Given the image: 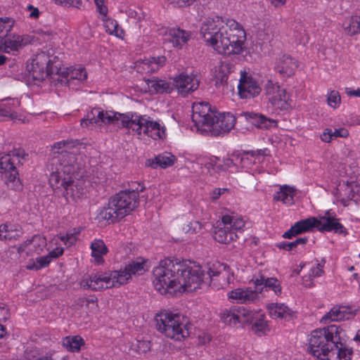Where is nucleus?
<instances>
[{
    "mask_svg": "<svg viewBox=\"0 0 360 360\" xmlns=\"http://www.w3.org/2000/svg\"><path fill=\"white\" fill-rule=\"evenodd\" d=\"M82 143L79 140H63L52 146L54 155L53 161L56 170L51 172L49 184L56 191H62L66 201L77 202L85 195L84 187V167L80 148Z\"/></svg>",
    "mask_w": 360,
    "mask_h": 360,
    "instance_id": "1",
    "label": "nucleus"
},
{
    "mask_svg": "<svg viewBox=\"0 0 360 360\" xmlns=\"http://www.w3.org/2000/svg\"><path fill=\"white\" fill-rule=\"evenodd\" d=\"M220 274L211 267L205 273L200 266H191L186 261L167 258L161 260L159 266L154 268L153 283L155 288L162 295L178 285L184 290L193 291L199 288L201 283H208L214 276Z\"/></svg>",
    "mask_w": 360,
    "mask_h": 360,
    "instance_id": "2",
    "label": "nucleus"
},
{
    "mask_svg": "<svg viewBox=\"0 0 360 360\" xmlns=\"http://www.w3.org/2000/svg\"><path fill=\"white\" fill-rule=\"evenodd\" d=\"M200 34L220 54H240L244 49L245 32L235 20L224 25L219 18L208 20L201 26Z\"/></svg>",
    "mask_w": 360,
    "mask_h": 360,
    "instance_id": "3",
    "label": "nucleus"
},
{
    "mask_svg": "<svg viewBox=\"0 0 360 360\" xmlns=\"http://www.w3.org/2000/svg\"><path fill=\"white\" fill-rule=\"evenodd\" d=\"M200 34L220 54H240L244 49L245 32L235 20L224 25L219 18L208 20L201 26Z\"/></svg>",
    "mask_w": 360,
    "mask_h": 360,
    "instance_id": "4",
    "label": "nucleus"
},
{
    "mask_svg": "<svg viewBox=\"0 0 360 360\" xmlns=\"http://www.w3.org/2000/svg\"><path fill=\"white\" fill-rule=\"evenodd\" d=\"M120 121L122 127L131 129L138 134H143L153 139H162L165 136V129L155 121H150L143 116L134 115L132 112L126 114L113 111H99L94 109L89 112L86 118L81 120L83 127L101 122L104 124H117Z\"/></svg>",
    "mask_w": 360,
    "mask_h": 360,
    "instance_id": "5",
    "label": "nucleus"
},
{
    "mask_svg": "<svg viewBox=\"0 0 360 360\" xmlns=\"http://www.w3.org/2000/svg\"><path fill=\"white\" fill-rule=\"evenodd\" d=\"M139 198L135 192L122 191L110 199L108 207H104L99 212L98 217L110 223H115L138 207Z\"/></svg>",
    "mask_w": 360,
    "mask_h": 360,
    "instance_id": "6",
    "label": "nucleus"
},
{
    "mask_svg": "<svg viewBox=\"0 0 360 360\" xmlns=\"http://www.w3.org/2000/svg\"><path fill=\"white\" fill-rule=\"evenodd\" d=\"M155 321L157 330L167 338L181 340L189 335L191 325L179 314L162 311L157 314Z\"/></svg>",
    "mask_w": 360,
    "mask_h": 360,
    "instance_id": "7",
    "label": "nucleus"
},
{
    "mask_svg": "<svg viewBox=\"0 0 360 360\" xmlns=\"http://www.w3.org/2000/svg\"><path fill=\"white\" fill-rule=\"evenodd\" d=\"M255 285V290L250 288L246 289L237 288L228 293V297L231 300H236L238 302L247 303L254 302L258 299V294L265 290H271L276 294L281 292V288L279 281L275 278H266L261 274L254 276L251 280Z\"/></svg>",
    "mask_w": 360,
    "mask_h": 360,
    "instance_id": "8",
    "label": "nucleus"
},
{
    "mask_svg": "<svg viewBox=\"0 0 360 360\" xmlns=\"http://www.w3.org/2000/svg\"><path fill=\"white\" fill-rule=\"evenodd\" d=\"M27 154L23 149L14 148L0 158V172L4 176L5 183L8 188L16 191L22 190L23 185L20 180L17 164H22Z\"/></svg>",
    "mask_w": 360,
    "mask_h": 360,
    "instance_id": "9",
    "label": "nucleus"
},
{
    "mask_svg": "<svg viewBox=\"0 0 360 360\" xmlns=\"http://www.w3.org/2000/svg\"><path fill=\"white\" fill-rule=\"evenodd\" d=\"M119 276L116 273L98 272L89 276V278L83 279L80 285L84 289H91L94 291L103 290L104 289L116 287L112 281Z\"/></svg>",
    "mask_w": 360,
    "mask_h": 360,
    "instance_id": "10",
    "label": "nucleus"
},
{
    "mask_svg": "<svg viewBox=\"0 0 360 360\" xmlns=\"http://www.w3.org/2000/svg\"><path fill=\"white\" fill-rule=\"evenodd\" d=\"M50 51H41L36 55L30 65L27 66V77L33 81H42L48 77L47 65L52 62Z\"/></svg>",
    "mask_w": 360,
    "mask_h": 360,
    "instance_id": "11",
    "label": "nucleus"
},
{
    "mask_svg": "<svg viewBox=\"0 0 360 360\" xmlns=\"http://www.w3.org/2000/svg\"><path fill=\"white\" fill-rule=\"evenodd\" d=\"M236 118L230 112L220 113L211 120L204 131H208L213 136H219L229 132L235 125Z\"/></svg>",
    "mask_w": 360,
    "mask_h": 360,
    "instance_id": "12",
    "label": "nucleus"
},
{
    "mask_svg": "<svg viewBox=\"0 0 360 360\" xmlns=\"http://www.w3.org/2000/svg\"><path fill=\"white\" fill-rule=\"evenodd\" d=\"M251 317L252 314L250 313V309L243 306H233L224 309L220 314L221 320L224 323L233 326H236L238 323L245 325V321Z\"/></svg>",
    "mask_w": 360,
    "mask_h": 360,
    "instance_id": "13",
    "label": "nucleus"
},
{
    "mask_svg": "<svg viewBox=\"0 0 360 360\" xmlns=\"http://www.w3.org/2000/svg\"><path fill=\"white\" fill-rule=\"evenodd\" d=\"M217 112L211 109L208 103H199L193 105L192 121L195 123V127L199 129L203 130L207 128L209 123L214 117H216Z\"/></svg>",
    "mask_w": 360,
    "mask_h": 360,
    "instance_id": "14",
    "label": "nucleus"
},
{
    "mask_svg": "<svg viewBox=\"0 0 360 360\" xmlns=\"http://www.w3.org/2000/svg\"><path fill=\"white\" fill-rule=\"evenodd\" d=\"M173 89H177L183 96L195 91L200 84V79L197 75L181 73L172 78Z\"/></svg>",
    "mask_w": 360,
    "mask_h": 360,
    "instance_id": "15",
    "label": "nucleus"
},
{
    "mask_svg": "<svg viewBox=\"0 0 360 360\" xmlns=\"http://www.w3.org/2000/svg\"><path fill=\"white\" fill-rule=\"evenodd\" d=\"M238 89L240 97L246 99L258 96L262 91L257 82L245 71L240 72Z\"/></svg>",
    "mask_w": 360,
    "mask_h": 360,
    "instance_id": "16",
    "label": "nucleus"
},
{
    "mask_svg": "<svg viewBox=\"0 0 360 360\" xmlns=\"http://www.w3.org/2000/svg\"><path fill=\"white\" fill-rule=\"evenodd\" d=\"M266 95L269 101L276 109L286 110L289 105L287 100L288 96L284 89H281L278 85L268 81L265 86Z\"/></svg>",
    "mask_w": 360,
    "mask_h": 360,
    "instance_id": "17",
    "label": "nucleus"
},
{
    "mask_svg": "<svg viewBox=\"0 0 360 360\" xmlns=\"http://www.w3.org/2000/svg\"><path fill=\"white\" fill-rule=\"evenodd\" d=\"M145 271L144 263L143 261H132L127 265L123 270L114 271L111 273H116L119 276L116 275V278L112 281L116 287L120 286L121 285L125 284L129 279L131 278V274H142Z\"/></svg>",
    "mask_w": 360,
    "mask_h": 360,
    "instance_id": "18",
    "label": "nucleus"
},
{
    "mask_svg": "<svg viewBox=\"0 0 360 360\" xmlns=\"http://www.w3.org/2000/svg\"><path fill=\"white\" fill-rule=\"evenodd\" d=\"M318 219L309 217L306 219L297 221L291 228L283 234L284 238H292L297 235L317 229Z\"/></svg>",
    "mask_w": 360,
    "mask_h": 360,
    "instance_id": "19",
    "label": "nucleus"
},
{
    "mask_svg": "<svg viewBox=\"0 0 360 360\" xmlns=\"http://www.w3.org/2000/svg\"><path fill=\"white\" fill-rule=\"evenodd\" d=\"M354 316V313L349 307H334L321 318V323L327 324L330 321L348 320Z\"/></svg>",
    "mask_w": 360,
    "mask_h": 360,
    "instance_id": "20",
    "label": "nucleus"
},
{
    "mask_svg": "<svg viewBox=\"0 0 360 360\" xmlns=\"http://www.w3.org/2000/svg\"><path fill=\"white\" fill-rule=\"evenodd\" d=\"M317 229L319 231L330 232L334 231L338 233L345 232V227L338 222V219L330 215V211H327L324 216L320 217L318 219Z\"/></svg>",
    "mask_w": 360,
    "mask_h": 360,
    "instance_id": "21",
    "label": "nucleus"
},
{
    "mask_svg": "<svg viewBox=\"0 0 360 360\" xmlns=\"http://www.w3.org/2000/svg\"><path fill=\"white\" fill-rule=\"evenodd\" d=\"M297 68V61L289 55L284 54L276 61L275 70L283 77H290Z\"/></svg>",
    "mask_w": 360,
    "mask_h": 360,
    "instance_id": "22",
    "label": "nucleus"
},
{
    "mask_svg": "<svg viewBox=\"0 0 360 360\" xmlns=\"http://www.w3.org/2000/svg\"><path fill=\"white\" fill-rule=\"evenodd\" d=\"M22 37L7 32L6 37L0 41V51L9 53L11 51H18L22 46Z\"/></svg>",
    "mask_w": 360,
    "mask_h": 360,
    "instance_id": "23",
    "label": "nucleus"
},
{
    "mask_svg": "<svg viewBox=\"0 0 360 360\" xmlns=\"http://www.w3.org/2000/svg\"><path fill=\"white\" fill-rule=\"evenodd\" d=\"M328 357H324V360H350L353 351L345 345V339L340 341L337 347H334Z\"/></svg>",
    "mask_w": 360,
    "mask_h": 360,
    "instance_id": "24",
    "label": "nucleus"
},
{
    "mask_svg": "<svg viewBox=\"0 0 360 360\" xmlns=\"http://www.w3.org/2000/svg\"><path fill=\"white\" fill-rule=\"evenodd\" d=\"M166 58L164 56L158 57H150L143 59L139 65V68H141L143 70L148 73H152L158 71L160 67L165 63Z\"/></svg>",
    "mask_w": 360,
    "mask_h": 360,
    "instance_id": "25",
    "label": "nucleus"
},
{
    "mask_svg": "<svg viewBox=\"0 0 360 360\" xmlns=\"http://www.w3.org/2000/svg\"><path fill=\"white\" fill-rule=\"evenodd\" d=\"M245 117L251 120L252 124L259 129H269L273 124L276 125V122L274 120L267 118L266 116L262 114H257L255 112H245Z\"/></svg>",
    "mask_w": 360,
    "mask_h": 360,
    "instance_id": "26",
    "label": "nucleus"
},
{
    "mask_svg": "<svg viewBox=\"0 0 360 360\" xmlns=\"http://www.w3.org/2000/svg\"><path fill=\"white\" fill-rule=\"evenodd\" d=\"M213 237L215 240L220 243L228 244L234 240L238 236L232 231L231 226L224 224V227L218 228L214 232Z\"/></svg>",
    "mask_w": 360,
    "mask_h": 360,
    "instance_id": "27",
    "label": "nucleus"
},
{
    "mask_svg": "<svg viewBox=\"0 0 360 360\" xmlns=\"http://www.w3.org/2000/svg\"><path fill=\"white\" fill-rule=\"evenodd\" d=\"M250 313L252 314V317L248 319L245 321V324L251 325L252 330L255 333L264 332L268 327L267 323L264 321V315L259 311H253L250 309Z\"/></svg>",
    "mask_w": 360,
    "mask_h": 360,
    "instance_id": "28",
    "label": "nucleus"
},
{
    "mask_svg": "<svg viewBox=\"0 0 360 360\" xmlns=\"http://www.w3.org/2000/svg\"><path fill=\"white\" fill-rule=\"evenodd\" d=\"M174 156L170 154L167 155H158L153 159L146 160V165L156 169L158 167L160 168H166L174 164Z\"/></svg>",
    "mask_w": 360,
    "mask_h": 360,
    "instance_id": "29",
    "label": "nucleus"
},
{
    "mask_svg": "<svg viewBox=\"0 0 360 360\" xmlns=\"http://www.w3.org/2000/svg\"><path fill=\"white\" fill-rule=\"evenodd\" d=\"M268 309L271 317L273 319H287L291 317L292 311L284 304L271 303Z\"/></svg>",
    "mask_w": 360,
    "mask_h": 360,
    "instance_id": "30",
    "label": "nucleus"
},
{
    "mask_svg": "<svg viewBox=\"0 0 360 360\" xmlns=\"http://www.w3.org/2000/svg\"><path fill=\"white\" fill-rule=\"evenodd\" d=\"M296 194V189L288 185L280 187V191L276 192L274 199L276 201H282L285 204H292L293 198Z\"/></svg>",
    "mask_w": 360,
    "mask_h": 360,
    "instance_id": "31",
    "label": "nucleus"
},
{
    "mask_svg": "<svg viewBox=\"0 0 360 360\" xmlns=\"http://www.w3.org/2000/svg\"><path fill=\"white\" fill-rule=\"evenodd\" d=\"M51 58L53 61L49 63L46 68L48 76L58 82H64V77H63L61 72L65 70V68H61L60 67V62L57 56L51 55Z\"/></svg>",
    "mask_w": 360,
    "mask_h": 360,
    "instance_id": "32",
    "label": "nucleus"
},
{
    "mask_svg": "<svg viewBox=\"0 0 360 360\" xmlns=\"http://www.w3.org/2000/svg\"><path fill=\"white\" fill-rule=\"evenodd\" d=\"M169 34L170 36L169 41L173 44L174 46L179 48H181L190 37L188 32L179 28L171 30Z\"/></svg>",
    "mask_w": 360,
    "mask_h": 360,
    "instance_id": "33",
    "label": "nucleus"
},
{
    "mask_svg": "<svg viewBox=\"0 0 360 360\" xmlns=\"http://www.w3.org/2000/svg\"><path fill=\"white\" fill-rule=\"evenodd\" d=\"M61 74L63 77H64V80H66V82L72 79L84 80L87 77L85 69L82 67L79 68L72 67L65 68V70H64Z\"/></svg>",
    "mask_w": 360,
    "mask_h": 360,
    "instance_id": "34",
    "label": "nucleus"
},
{
    "mask_svg": "<svg viewBox=\"0 0 360 360\" xmlns=\"http://www.w3.org/2000/svg\"><path fill=\"white\" fill-rule=\"evenodd\" d=\"M232 65L229 62H221L215 75V85L219 87L226 84L228 75L231 72Z\"/></svg>",
    "mask_w": 360,
    "mask_h": 360,
    "instance_id": "35",
    "label": "nucleus"
},
{
    "mask_svg": "<svg viewBox=\"0 0 360 360\" xmlns=\"http://www.w3.org/2000/svg\"><path fill=\"white\" fill-rule=\"evenodd\" d=\"M92 250V257L98 264H101L103 262V255L108 253V248L102 240H95L91 245Z\"/></svg>",
    "mask_w": 360,
    "mask_h": 360,
    "instance_id": "36",
    "label": "nucleus"
},
{
    "mask_svg": "<svg viewBox=\"0 0 360 360\" xmlns=\"http://www.w3.org/2000/svg\"><path fill=\"white\" fill-rule=\"evenodd\" d=\"M39 241L37 245L34 244V250H33L37 254H40V252L42 251L43 248L46 245L45 239L41 238L40 237L34 236L31 240H27L24 241L22 244H20L19 246L17 247V252L18 254H22L24 252L27 248L32 243H37V241Z\"/></svg>",
    "mask_w": 360,
    "mask_h": 360,
    "instance_id": "37",
    "label": "nucleus"
},
{
    "mask_svg": "<svg viewBox=\"0 0 360 360\" xmlns=\"http://www.w3.org/2000/svg\"><path fill=\"white\" fill-rule=\"evenodd\" d=\"M148 84L157 93H170L174 90L172 81L167 82L165 80L150 79Z\"/></svg>",
    "mask_w": 360,
    "mask_h": 360,
    "instance_id": "38",
    "label": "nucleus"
},
{
    "mask_svg": "<svg viewBox=\"0 0 360 360\" xmlns=\"http://www.w3.org/2000/svg\"><path fill=\"white\" fill-rule=\"evenodd\" d=\"M6 227L2 230L3 240L18 239L22 234V228L19 225H12L10 224H3Z\"/></svg>",
    "mask_w": 360,
    "mask_h": 360,
    "instance_id": "39",
    "label": "nucleus"
},
{
    "mask_svg": "<svg viewBox=\"0 0 360 360\" xmlns=\"http://www.w3.org/2000/svg\"><path fill=\"white\" fill-rule=\"evenodd\" d=\"M84 344L83 338L79 335L66 337L63 341V345L67 349L72 352H77L80 350L81 346Z\"/></svg>",
    "mask_w": 360,
    "mask_h": 360,
    "instance_id": "40",
    "label": "nucleus"
},
{
    "mask_svg": "<svg viewBox=\"0 0 360 360\" xmlns=\"http://www.w3.org/2000/svg\"><path fill=\"white\" fill-rule=\"evenodd\" d=\"M340 195L341 196L340 202L344 206L347 205V201L352 200L354 198L355 192L352 188V185L347 182L343 184L339 189Z\"/></svg>",
    "mask_w": 360,
    "mask_h": 360,
    "instance_id": "41",
    "label": "nucleus"
},
{
    "mask_svg": "<svg viewBox=\"0 0 360 360\" xmlns=\"http://www.w3.org/2000/svg\"><path fill=\"white\" fill-rule=\"evenodd\" d=\"M223 224L231 226V229L233 230H240L245 226V221L242 218H235L230 215H224L222 217Z\"/></svg>",
    "mask_w": 360,
    "mask_h": 360,
    "instance_id": "42",
    "label": "nucleus"
},
{
    "mask_svg": "<svg viewBox=\"0 0 360 360\" xmlns=\"http://www.w3.org/2000/svg\"><path fill=\"white\" fill-rule=\"evenodd\" d=\"M308 241V238L307 237L304 238H298L293 242H281L280 243L276 244V247L281 250H285L287 251H290L295 248H296L298 245H304Z\"/></svg>",
    "mask_w": 360,
    "mask_h": 360,
    "instance_id": "43",
    "label": "nucleus"
},
{
    "mask_svg": "<svg viewBox=\"0 0 360 360\" xmlns=\"http://www.w3.org/2000/svg\"><path fill=\"white\" fill-rule=\"evenodd\" d=\"M14 20L10 18H0V41L6 37L7 32H11Z\"/></svg>",
    "mask_w": 360,
    "mask_h": 360,
    "instance_id": "44",
    "label": "nucleus"
},
{
    "mask_svg": "<svg viewBox=\"0 0 360 360\" xmlns=\"http://www.w3.org/2000/svg\"><path fill=\"white\" fill-rule=\"evenodd\" d=\"M105 27L107 32L110 34H114L117 37H120V33L122 32V30L119 28L117 21L112 19H108L106 21Z\"/></svg>",
    "mask_w": 360,
    "mask_h": 360,
    "instance_id": "45",
    "label": "nucleus"
},
{
    "mask_svg": "<svg viewBox=\"0 0 360 360\" xmlns=\"http://www.w3.org/2000/svg\"><path fill=\"white\" fill-rule=\"evenodd\" d=\"M340 96L338 91H331L328 97V103L329 105L335 108L340 103Z\"/></svg>",
    "mask_w": 360,
    "mask_h": 360,
    "instance_id": "46",
    "label": "nucleus"
},
{
    "mask_svg": "<svg viewBox=\"0 0 360 360\" xmlns=\"http://www.w3.org/2000/svg\"><path fill=\"white\" fill-rule=\"evenodd\" d=\"M202 228L201 224L198 221H193L186 224L183 229L187 233H197Z\"/></svg>",
    "mask_w": 360,
    "mask_h": 360,
    "instance_id": "47",
    "label": "nucleus"
},
{
    "mask_svg": "<svg viewBox=\"0 0 360 360\" xmlns=\"http://www.w3.org/2000/svg\"><path fill=\"white\" fill-rule=\"evenodd\" d=\"M60 240L63 241L65 244L68 245H73L76 240V233H67L65 236H63L60 237Z\"/></svg>",
    "mask_w": 360,
    "mask_h": 360,
    "instance_id": "48",
    "label": "nucleus"
},
{
    "mask_svg": "<svg viewBox=\"0 0 360 360\" xmlns=\"http://www.w3.org/2000/svg\"><path fill=\"white\" fill-rule=\"evenodd\" d=\"M333 136L332 129L330 128H326L323 130L320 137L322 141L330 143L333 139H334Z\"/></svg>",
    "mask_w": 360,
    "mask_h": 360,
    "instance_id": "49",
    "label": "nucleus"
},
{
    "mask_svg": "<svg viewBox=\"0 0 360 360\" xmlns=\"http://www.w3.org/2000/svg\"><path fill=\"white\" fill-rule=\"evenodd\" d=\"M36 261H37V263L38 265V268H39V269H40L43 267L48 266L49 264V263L51 262V259L50 258V256H49V255H48L46 256H43V257L37 258Z\"/></svg>",
    "mask_w": 360,
    "mask_h": 360,
    "instance_id": "50",
    "label": "nucleus"
},
{
    "mask_svg": "<svg viewBox=\"0 0 360 360\" xmlns=\"http://www.w3.org/2000/svg\"><path fill=\"white\" fill-rule=\"evenodd\" d=\"M323 270L317 269L316 268H313L311 269V273L309 275V281H310L309 284H306V285L311 287L312 286V278L314 277H319L323 274Z\"/></svg>",
    "mask_w": 360,
    "mask_h": 360,
    "instance_id": "51",
    "label": "nucleus"
},
{
    "mask_svg": "<svg viewBox=\"0 0 360 360\" xmlns=\"http://www.w3.org/2000/svg\"><path fill=\"white\" fill-rule=\"evenodd\" d=\"M332 134L333 135V139L337 137L346 138L349 135L348 131L344 128L335 129L334 131L332 130Z\"/></svg>",
    "mask_w": 360,
    "mask_h": 360,
    "instance_id": "52",
    "label": "nucleus"
},
{
    "mask_svg": "<svg viewBox=\"0 0 360 360\" xmlns=\"http://www.w3.org/2000/svg\"><path fill=\"white\" fill-rule=\"evenodd\" d=\"M219 160L217 157L212 158L210 161L205 164V167L207 169L210 174H212V170H215L216 161Z\"/></svg>",
    "mask_w": 360,
    "mask_h": 360,
    "instance_id": "53",
    "label": "nucleus"
},
{
    "mask_svg": "<svg viewBox=\"0 0 360 360\" xmlns=\"http://www.w3.org/2000/svg\"><path fill=\"white\" fill-rule=\"evenodd\" d=\"M127 14L130 18L137 19L138 20H141L143 15V13L141 12V10L136 11L131 8H129L127 11Z\"/></svg>",
    "mask_w": 360,
    "mask_h": 360,
    "instance_id": "54",
    "label": "nucleus"
},
{
    "mask_svg": "<svg viewBox=\"0 0 360 360\" xmlns=\"http://www.w3.org/2000/svg\"><path fill=\"white\" fill-rule=\"evenodd\" d=\"M0 116L9 117L11 119H15L16 117V114L12 112L10 108H0Z\"/></svg>",
    "mask_w": 360,
    "mask_h": 360,
    "instance_id": "55",
    "label": "nucleus"
},
{
    "mask_svg": "<svg viewBox=\"0 0 360 360\" xmlns=\"http://www.w3.org/2000/svg\"><path fill=\"white\" fill-rule=\"evenodd\" d=\"M144 189L145 187L141 185L139 183L133 182L131 185V191L129 190L127 192H135L139 195V193L143 192Z\"/></svg>",
    "mask_w": 360,
    "mask_h": 360,
    "instance_id": "56",
    "label": "nucleus"
},
{
    "mask_svg": "<svg viewBox=\"0 0 360 360\" xmlns=\"http://www.w3.org/2000/svg\"><path fill=\"white\" fill-rule=\"evenodd\" d=\"M228 189L227 188H215L213 191H212V200H217L220 196L225 191H227Z\"/></svg>",
    "mask_w": 360,
    "mask_h": 360,
    "instance_id": "57",
    "label": "nucleus"
},
{
    "mask_svg": "<svg viewBox=\"0 0 360 360\" xmlns=\"http://www.w3.org/2000/svg\"><path fill=\"white\" fill-rule=\"evenodd\" d=\"M63 248H56L51 252H49V256H50V258H57L60 256H61L63 254Z\"/></svg>",
    "mask_w": 360,
    "mask_h": 360,
    "instance_id": "58",
    "label": "nucleus"
},
{
    "mask_svg": "<svg viewBox=\"0 0 360 360\" xmlns=\"http://www.w3.org/2000/svg\"><path fill=\"white\" fill-rule=\"evenodd\" d=\"M0 316H2L3 321H6L10 316L9 309L4 307H0Z\"/></svg>",
    "mask_w": 360,
    "mask_h": 360,
    "instance_id": "59",
    "label": "nucleus"
},
{
    "mask_svg": "<svg viewBox=\"0 0 360 360\" xmlns=\"http://www.w3.org/2000/svg\"><path fill=\"white\" fill-rule=\"evenodd\" d=\"M98 12L103 15H106L108 13V8L103 4V3H100L98 4H96Z\"/></svg>",
    "mask_w": 360,
    "mask_h": 360,
    "instance_id": "60",
    "label": "nucleus"
},
{
    "mask_svg": "<svg viewBox=\"0 0 360 360\" xmlns=\"http://www.w3.org/2000/svg\"><path fill=\"white\" fill-rule=\"evenodd\" d=\"M211 340V337L210 335H207V334H202V335H199L198 336V340H199V344L200 345H205L206 344L207 342H209Z\"/></svg>",
    "mask_w": 360,
    "mask_h": 360,
    "instance_id": "61",
    "label": "nucleus"
},
{
    "mask_svg": "<svg viewBox=\"0 0 360 360\" xmlns=\"http://www.w3.org/2000/svg\"><path fill=\"white\" fill-rule=\"evenodd\" d=\"M274 8H278L285 4L286 0H267Z\"/></svg>",
    "mask_w": 360,
    "mask_h": 360,
    "instance_id": "62",
    "label": "nucleus"
},
{
    "mask_svg": "<svg viewBox=\"0 0 360 360\" xmlns=\"http://www.w3.org/2000/svg\"><path fill=\"white\" fill-rule=\"evenodd\" d=\"M262 150H244L243 151V155H250L251 157H256L257 155H261Z\"/></svg>",
    "mask_w": 360,
    "mask_h": 360,
    "instance_id": "63",
    "label": "nucleus"
},
{
    "mask_svg": "<svg viewBox=\"0 0 360 360\" xmlns=\"http://www.w3.org/2000/svg\"><path fill=\"white\" fill-rule=\"evenodd\" d=\"M347 94L350 96H359L360 97V89L357 90H349L347 91Z\"/></svg>",
    "mask_w": 360,
    "mask_h": 360,
    "instance_id": "64",
    "label": "nucleus"
}]
</instances>
